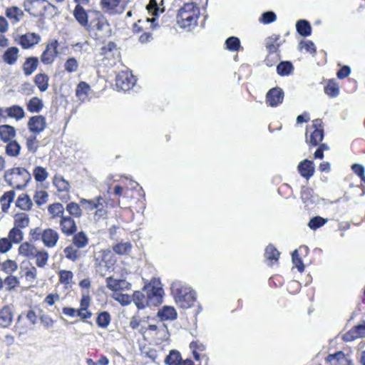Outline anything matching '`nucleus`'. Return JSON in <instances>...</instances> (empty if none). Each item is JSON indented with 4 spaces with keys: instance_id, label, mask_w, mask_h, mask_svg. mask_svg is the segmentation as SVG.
Returning a JSON list of instances; mask_svg holds the SVG:
<instances>
[{
    "instance_id": "obj_14",
    "label": "nucleus",
    "mask_w": 365,
    "mask_h": 365,
    "mask_svg": "<svg viewBox=\"0 0 365 365\" xmlns=\"http://www.w3.org/2000/svg\"><path fill=\"white\" fill-rule=\"evenodd\" d=\"M26 11L35 17L41 16L44 14L46 9L45 0H31L24 2Z\"/></svg>"
},
{
    "instance_id": "obj_52",
    "label": "nucleus",
    "mask_w": 365,
    "mask_h": 365,
    "mask_svg": "<svg viewBox=\"0 0 365 365\" xmlns=\"http://www.w3.org/2000/svg\"><path fill=\"white\" fill-rule=\"evenodd\" d=\"M14 244H19L24 239L22 230L13 227L8 233L7 237Z\"/></svg>"
},
{
    "instance_id": "obj_7",
    "label": "nucleus",
    "mask_w": 365,
    "mask_h": 365,
    "mask_svg": "<svg viewBox=\"0 0 365 365\" xmlns=\"http://www.w3.org/2000/svg\"><path fill=\"white\" fill-rule=\"evenodd\" d=\"M84 29L97 38L102 37L110 31L108 19L101 11L97 10H90L89 19Z\"/></svg>"
},
{
    "instance_id": "obj_5",
    "label": "nucleus",
    "mask_w": 365,
    "mask_h": 365,
    "mask_svg": "<svg viewBox=\"0 0 365 365\" xmlns=\"http://www.w3.org/2000/svg\"><path fill=\"white\" fill-rule=\"evenodd\" d=\"M116 262V257L108 249L94 252L93 266L96 273L101 277H104L107 273L113 272Z\"/></svg>"
},
{
    "instance_id": "obj_23",
    "label": "nucleus",
    "mask_w": 365,
    "mask_h": 365,
    "mask_svg": "<svg viewBox=\"0 0 365 365\" xmlns=\"http://www.w3.org/2000/svg\"><path fill=\"white\" fill-rule=\"evenodd\" d=\"M38 248L34 244L31 242L26 241L19 245L18 252L20 255L26 257L29 259H33V256H34Z\"/></svg>"
},
{
    "instance_id": "obj_17",
    "label": "nucleus",
    "mask_w": 365,
    "mask_h": 365,
    "mask_svg": "<svg viewBox=\"0 0 365 365\" xmlns=\"http://www.w3.org/2000/svg\"><path fill=\"white\" fill-rule=\"evenodd\" d=\"M59 239L60 235L55 229L51 227L43 229L41 242L45 247L48 249L54 248L58 245Z\"/></svg>"
},
{
    "instance_id": "obj_11",
    "label": "nucleus",
    "mask_w": 365,
    "mask_h": 365,
    "mask_svg": "<svg viewBox=\"0 0 365 365\" xmlns=\"http://www.w3.org/2000/svg\"><path fill=\"white\" fill-rule=\"evenodd\" d=\"M135 78L131 72L122 71L118 73L115 79V86L118 91H128L135 83Z\"/></svg>"
},
{
    "instance_id": "obj_4",
    "label": "nucleus",
    "mask_w": 365,
    "mask_h": 365,
    "mask_svg": "<svg viewBox=\"0 0 365 365\" xmlns=\"http://www.w3.org/2000/svg\"><path fill=\"white\" fill-rule=\"evenodd\" d=\"M170 289L175 302L179 307L188 309L194 306L196 296L195 292L190 287L180 282H174L171 284Z\"/></svg>"
},
{
    "instance_id": "obj_33",
    "label": "nucleus",
    "mask_w": 365,
    "mask_h": 365,
    "mask_svg": "<svg viewBox=\"0 0 365 365\" xmlns=\"http://www.w3.org/2000/svg\"><path fill=\"white\" fill-rule=\"evenodd\" d=\"M5 15L12 24H16L24 16V11L20 8L14 6L6 9Z\"/></svg>"
},
{
    "instance_id": "obj_19",
    "label": "nucleus",
    "mask_w": 365,
    "mask_h": 365,
    "mask_svg": "<svg viewBox=\"0 0 365 365\" xmlns=\"http://www.w3.org/2000/svg\"><path fill=\"white\" fill-rule=\"evenodd\" d=\"M46 126V118L43 115H34L29 118L28 128L29 130L35 134L42 132Z\"/></svg>"
},
{
    "instance_id": "obj_30",
    "label": "nucleus",
    "mask_w": 365,
    "mask_h": 365,
    "mask_svg": "<svg viewBox=\"0 0 365 365\" xmlns=\"http://www.w3.org/2000/svg\"><path fill=\"white\" fill-rule=\"evenodd\" d=\"M279 39L280 36L279 34H273L267 38L265 47L267 53H280L281 43L279 42Z\"/></svg>"
},
{
    "instance_id": "obj_20",
    "label": "nucleus",
    "mask_w": 365,
    "mask_h": 365,
    "mask_svg": "<svg viewBox=\"0 0 365 365\" xmlns=\"http://www.w3.org/2000/svg\"><path fill=\"white\" fill-rule=\"evenodd\" d=\"M297 171L304 178L310 179L315 173V166L312 160L305 159L297 165Z\"/></svg>"
},
{
    "instance_id": "obj_63",
    "label": "nucleus",
    "mask_w": 365,
    "mask_h": 365,
    "mask_svg": "<svg viewBox=\"0 0 365 365\" xmlns=\"http://www.w3.org/2000/svg\"><path fill=\"white\" fill-rule=\"evenodd\" d=\"M2 270L6 273L16 271L18 268L17 263L12 259L5 260L1 265Z\"/></svg>"
},
{
    "instance_id": "obj_62",
    "label": "nucleus",
    "mask_w": 365,
    "mask_h": 365,
    "mask_svg": "<svg viewBox=\"0 0 365 365\" xmlns=\"http://www.w3.org/2000/svg\"><path fill=\"white\" fill-rule=\"evenodd\" d=\"M313 189L307 187H302L300 192V197L304 203L312 202Z\"/></svg>"
},
{
    "instance_id": "obj_15",
    "label": "nucleus",
    "mask_w": 365,
    "mask_h": 365,
    "mask_svg": "<svg viewBox=\"0 0 365 365\" xmlns=\"http://www.w3.org/2000/svg\"><path fill=\"white\" fill-rule=\"evenodd\" d=\"M53 184L56 187L58 195L63 193V195H61V200L67 201L70 199V189L71 185L68 180L61 175H55L53 178Z\"/></svg>"
},
{
    "instance_id": "obj_32",
    "label": "nucleus",
    "mask_w": 365,
    "mask_h": 365,
    "mask_svg": "<svg viewBox=\"0 0 365 365\" xmlns=\"http://www.w3.org/2000/svg\"><path fill=\"white\" fill-rule=\"evenodd\" d=\"M118 54L117 45L113 41H108L101 48L100 54L103 56L105 59H109L114 57L115 54Z\"/></svg>"
},
{
    "instance_id": "obj_31",
    "label": "nucleus",
    "mask_w": 365,
    "mask_h": 365,
    "mask_svg": "<svg viewBox=\"0 0 365 365\" xmlns=\"http://www.w3.org/2000/svg\"><path fill=\"white\" fill-rule=\"evenodd\" d=\"M5 154L10 158H17L21 150V145L15 140H10L6 143Z\"/></svg>"
},
{
    "instance_id": "obj_45",
    "label": "nucleus",
    "mask_w": 365,
    "mask_h": 365,
    "mask_svg": "<svg viewBox=\"0 0 365 365\" xmlns=\"http://www.w3.org/2000/svg\"><path fill=\"white\" fill-rule=\"evenodd\" d=\"M111 317L108 312L103 311L98 314L96 317V324L98 327L106 329L110 324Z\"/></svg>"
},
{
    "instance_id": "obj_42",
    "label": "nucleus",
    "mask_w": 365,
    "mask_h": 365,
    "mask_svg": "<svg viewBox=\"0 0 365 365\" xmlns=\"http://www.w3.org/2000/svg\"><path fill=\"white\" fill-rule=\"evenodd\" d=\"M294 66L292 62L285 61H281L277 66V73L280 76H287L292 73Z\"/></svg>"
},
{
    "instance_id": "obj_34",
    "label": "nucleus",
    "mask_w": 365,
    "mask_h": 365,
    "mask_svg": "<svg viewBox=\"0 0 365 365\" xmlns=\"http://www.w3.org/2000/svg\"><path fill=\"white\" fill-rule=\"evenodd\" d=\"M49 77L44 73H37L34 78V83L41 92L46 91L49 86Z\"/></svg>"
},
{
    "instance_id": "obj_48",
    "label": "nucleus",
    "mask_w": 365,
    "mask_h": 365,
    "mask_svg": "<svg viewBox=\"0 0 365 365\" xmlns=\"http://www.w3.org/2000/svg\"><path fill=\"white\" fill-rule=\"evenodd\" d=\"M109 186L111 187L112 190L114 192V195H117V197L120 200L121 197H125L129 189L126 186L125 182L121 183H112L110 184Z\"/></svg>"
},
{
    "instance_id": "obj_59",
    "label": "nucleus",
    "mask_w": 365,
    "mask_h": 365,
    "mask_svg": "<svg viewBox=\"0 0 365 365\" xmlns=\"http://www.w3.org/2000/svg\"><path fill=\"white\" fill-rule=\"evenodd\" d=\"M280 59V53H267V55L264 60V63L267 66L272 67L277 65Z\"/></svg>"
},
{
    "instance_id": "obj_41",
    "label": "nucleus",
    "mask_w": 365,
    "mask_h": 365,
    "mask_svg": "<svg viewBox=\"0 0 365 365\" xmlns=\"http://www.w3.org/2000/svg\"><path fill=\"white\" fill-rule=\"evenodd\" d=\"M324 91L330 98H335L339 94V84L334 79H330L324 86Z\"/></svg>"
},
{
    "instance_id": "obj_24",
    "label": "nucleus",
    "mask_w": 365,
    "mask_h": 365,
    "mask_svg": "<svg viewBox=\"0 0 365 365\" xmlns=\"http://www.w3.org/2000/svg\"><path fill=\"white\" fill-rule=\"evenodd\" d=\"M5 120L8 118H14L19 120L24 118L25 113L22 107L18 105H13L4 108Z\"/></svg>"
},
{
    "instance_id": "obj_37",
    "label": "nucleus",
    "mask_w": 365,
    "mask_h": 365,
    "mask_svg": "<svg viewBox=\"0 0 365 365\" xmlns=\"http://www.w3.org/2000/svg\"><path fill=\"white\" fill-rule=\"evenodd\" d=\"M33 259H36V265L39 268H43L47 264L49 255L44 249H38L33 256Z\"/></svg>"
},
{
    "instance_id": "obj_18",
    "label": "nucleus",
    "mask_w": 365,
    "mask_h": 365,
    "mask_svg": "<svg viewBox=\"0 0 365 365\" xmlns=\"http://www.w3.org/2000/svg\"><path fill=\"white\" fill-rule=\"evenodd\" d=\"M41 41V36L32 32H27L19 36L16 43L24 49H29L38 44Z\"/></svg>"
},
{
    "instance_id": "obj_22",
    "label": "nucleus",
    "mask_w": 365,
    "mask_h": 365,
    "mask_svg": "<svg viewBox=\"0 0 365 365\" xmlns=\"http://www.w3.org/2000/svg\"><path fill=\"white\" fill-rule=\"evenodd\" d=\"M39 61L36 56H29L26 58L22 65V70L26 76H31L38 68Z\"/></svg>"
},
{
    "instance_id": "obj_40",
    "label": "nucleus",
    "mask_w": 365,
    "mask_h": 365,
    "mask_svg": "<svg viewBox=\"0 0 365 365\" xmlns=\"http://www.w3.org/2000/svg\"><path fill=\"white\" fill-rule=\"evenodd\" d=\"M16 193L14 190H9L5 192L0 197V203L1 206V210L4 212H6L10 207L11 203L14 201Z\"/></svg>"
},
{
    "instance_id": "obj_16",
    "label": "nucleus",
    "mask_w": 365,
    "mask_h": 365,
    "mask_svg": "<svg viewBox=\"0 0 365 365\" xmlns=\"http://www.w3.org/2000/svg\"><path fill=\"white\" fill-rule=\"evenodd\" d=\"M284 93L283 90L277 86L268 91L266 94L265 101L269 107H277L282 103L284 101Z\"/></svg>"
},
{
    "instance_id": "obj_26",
    "label": "nucleus",
    "mask_w": 365,
    "mask_h": 365,
    "mask_svg": "<svg viewBox=\"0 0 365 365\" xmlns=\"http://www.w3.org/2000/svg\"><path fill=\"white\" fill-rule=\"evenodd\" d=\"M16 132L14 126L8 124L0 125V140L6 143L14 140L16 137Z\"/></svg>"
},
{
    "instance_id": "obj_55",
    "label": "nucleus",
    "mask_w": 365,
    "mask_h": 365,
    "mask_svg": "<svg viewBox=\"0 0 365 365\" xmlns=\"http://www.w3.org/2000/svg\"><path fill=\"white\" fill-rule=\"evenodd\" d=\"M226 49L230 51H238L241 47L240 39L236 36L227 38L225 43Z\"/></svg>"
},
{
    "instance_id": "obj_46",
    "label": "nucleus",
    "mask_w": 365,
    "mask_h": 365,
    "mask_svg": "<svg viewBox=\"0 0 365 365\" xmlns=\"http://www.w3.org/2000/svg\"><path fill=\"white\" fill-rule=\"evenodd\" d=\"M65 209L69 214L68 216H71L73 218H80L82 216V209L81 208L80 205L75 202L68 203Z\"/></svg>"
},
{
    "instance_id": "obj_39",
    "label": "nucleus",
    "mask_w": 365,
    "mask_h": 365,
    "mask_svg": "<svg viewBox=\"0 0 365 365\" xmlns=\"http://www.w3.org/2000/svg\"><path fill=\"white\" fill-rule=\"evenodd\" d=\"M58 282L65 289L71 287L73 278V273L70 270L61 269L58 273Z\"/></svg>"
},
{
    "instance_id": "obj_13",
    "label": "nucleus",
    "mask_w": 365,
    "mask_h": 365,
    "mask_svg": "<svg viewBox=\"0 0 365 365\" xmlns=\"http://www.w3.org/2000/svg\"><path fill=\"white\" fill-rule=\"evenodd\" d=\"M106 287L113 292H123L131 289L132 284L125 279H115L113 277L106 278Z\"/></svg>"
},
{
    "instance_id": "obj_9",
    "label": "nucleus",
    "mask_w": 365,
    "mask_h": 365,
    "mask_svg": "<svg viewBox=\"0 0 365 365\" xmlns=\"http://www.w3.org/2000/svg\"><path fill=\"white\" fill-rule=\"evenodd\" d=\"M324 136V130L322 120L319 118L314 120L310 128L309 135L308 130L306 132V143L309 147H317L322 143Z\"/></svg>"
},
{
    "instance_id": "obj_12",
    "label": "nucleus",
    "mask_w": 365,
    "mask_h": 365,
    "mask_svg": "<svg viewBox=\"0 0 365 365\" xmlns=\"http://www.w3.org/2000/svg\"><path fill=\"white\" fill-rule=\"evenodd\" d=\"M58 41L56 39L51 40L46 46L41 55V61L44 65H51L58 56Z\"/></svg>"
},
{
    "instance_id": "obj_35",
    "label": "nucleus",
    "mask_w": 365,
    "mask_h": 365,
    "mask_svg": "<svg viewBox=\"0 0 365 365\" xmlns=\"http://www.w3.org/2000/svg\"><path fill=\"white\" fill-rule=\"evenodd\" d=\"M16 206L21 210L29 211L32 208L33 202L29 195L22 193L17 197Z\"/></svg>"
},
{
    "instance_id": "obj_1",
    "label": "nucleus",
    "mask_w": 365,
    "mask_h": 365,
    "mask_svg": "<svg viewBox=\"0 0 365 365\" xmlns=\"http://www.w3.org/2000/svg\"><path fill=\"white\" fill-rule=\"evenodd\" d=\"M58 224L63 235L66 237H72L71 243L63 250V257L70 262H76L85 255V249L90 242L89 237L84 231H77V224L71 216L62 217Z\"/></svg>"
},
{
    "instance_id": "obj_54",
    "label": "nucleus",
    "mask_w": 365,
    "mask_h": 365,
    "mask_svg": "<svg viewBox=\"0 0 365 365\" xmlns=\"http://www.w3.org/2000/svg\"><path fill=\"white\" fill-rule=\"evenodd\" d=\"M33 175L36 182H42L46 180L48 173L45 168L38 165L34 168Z\"/></svg>"
},
{
    "instance_id": "obj_10",
    "label": "nucleus",
    "mask_w": 365,
    "mask_h": 365,
    "mask_svg": "<svg viewBox=\"0 0 365 365\" xmlns=\"http://www.w3.org/2000/svg\"><path fill=\"white\" fill-rule=\"evenodd\" d=\"M130 0H101L100 7L106 14L119 15L124 12Z\"/></svg>"
},
{
    "instance_id": "obj_6",
    "label": "nucleus",
    "mask_w": 365,
    "mask_h": 365,
    "mask_svg": "<svg viewBox=\"0 0 365 365\" xmlns=\"http://www.w3.org/2000/svg\"><path fill=\"white\" fill-rule=\"evenodd\" d=\"M31 174L23 167H14L5 170L4 180L11 187L16 190L24 189L31 180Z\"/></svg>"
},
{
    "instance_id": "obj_61",
    "label": "nucleus",
    "mask_w": 365,
    "mask_h": 365,
    "mask_svg": "<svg viewBox=\"0 0 365 365\" xmlns=\"http://www.w3.org/2000/svg\"><path fill=\"white\" fill-rule=\"evenodd\" d=\"M48 197V195L46 191L38 190L34 195V200L37 205L41 206L47 202Z\"/></svg>"
},
{
    "instance_id": "obj_47",
    "label": "nucleus",
    "mask_w": 365,
    "mask_h": 365,
    "mask_svg": "<svg viewBox=\"0 0 365 365\" xmlns=\"http://www.w3.org/2000/svg\"><path fill=\"white\" fill-rule=\"evenodd\" d=\"M113 251L118 255H125L129 254L132 249V245L130 242H118L112 247Z\"/></svg>"
},
{
    "instance_id": "obj_51",
    "label": "nucleus",
    "mask_w": 365,
    "mask_h": 365,
    "mask_svg": "<svg viewBox=\"0 0 365 365\" xmlns=\"http://www.w3.org/2000/svg\"><path fill=\"white\" fill-rule=\"evenodd\" d=\"M99 200H101V196H97L91 200L81 199L80 203L87 211H93L98 207Z\"/></svg>"
},
{
    "instance_id": "obj_44",
    "label": "nucleus",
    "mask_w": 365,
    "mask_h": 365,
    "mask_svg": "<svg viewBox=\"0 0 365 365\" xmlns=\"http://www.w3.org/2000/svg\"><path fill=\"white\" fill-rule=\"evenodd\" d=\"M105 197L106 205H108L110 207H117L120 206V200L117 197V195H114V192L112 190L109 185L108 187Z\"/></svg>"
},
{
    "instance_id": "obj_8",
    "label": "nucleus",
    "mask_w": 365,
    "mask_h": 365,
    "mask_svg": "<svg viewBox=\"0 0 365 365\" xmlns=\"http://www.w3.org/2000/svg\"><path fill=\"white\" fill-rule=\"evenodd\" d=\"M200 9L193 2L185 3L178 11L177 22L183 29L195 27L200 17Z\"/></svg>"
},
{
    "instance_id": "obj_56",
    "label": "nucleus",
    "mask_w": 365,
    "mask_h": 365,
    "mask_svg": "<svg viewBox=\"0 0 365 365\" xmlns=\"http://www.w3.org/2000/svg\"><path fill=\"white\" fill-rule=\"evenodd\" d=\"M112 297L122 306H127L133 301V298L130 295L128 294H123L122 292L113 294Z\"/></svg>"
},
{
    "instance_id": "obj_64",
    "label": "nucleus",
    "mask_w": 365,
    "mask_h": 365,
    "mask_svg": "<svg viewBox=\"0 0 365 365\" xmlns=\"http://www.w3.org/2000/svg\"><path fill=\"white\" fill-rule=\"evenodd\" d=\"M352 171L361 179V181L365 185V169L364 167L358 163L351 165Z\"/></svg>"
},
{
    "instance_id": "obj_38",
    "label": "nucleus",
    "mask_w": 365,
    "mask_h": 365,
    "mask_svg": "<svg viewBox=\"0 0 365 365\" xmlns=\"http://www.w3.org/2000/svg\"><path fill=\"white\" fill-rule=\"evenodd\" d=\"M279 255L280 252L272 244H269L266 247L264 250V257L270 264L277 262Z\"/></svg>"
},
{
    "instance_id": "obj_49",
    "label": "nucleus",
    "mask_w": 365,
    "mask_h": 365,
    "mask_svg": "<svg viewBox=\"0 0 365 365\" xmlns=\"http://www.w3.org/2000/svg\"><path fill=\"white\" fill-rule=\"evenodd\" d=\"M42 100L38 97L31 98L27 103V110L31 113H38L43 108Z\"/></svg>"
},
{
    "instance_id": "obj_3",
    "label": "nucleus",
    "mask_w": 365,
    "mask_h": 365,
    "mask_svg": "<svg viewBox=\"0 0 365 365\" xmlns=\"http://www.w3.org/2000/svg\"><path fill=\"white\" fill-rule=\"evenodd\" d=\"M163 289L150 284L145 285L143 291H135L132 298L138 309L146 307L158 306L162 302Z\"/></svg>"
},
{
    "instance_id": "obj_58",
    "label": "nucleus",
    "mask_w": 365,
    "mask_h": 365,
    "mask_svg": "<svg viewBox=\"0 0 365 365\" xmlns=\"http://www.w3.org/2000/svg\"><path fill=\"white\" fill-rule=\"evenodd\" d=\"M327 222V219H325L321 216H316L310 219L308 226L312 230H316L317 229L324 225Z\"/></svg>"
},
{
    "instance_id": "obj_43",
    "label": "nucleus",
    "mask_w": 365,
    "mask_h": 365,
    "mask_svg": "<svg viewBox=\"0 0 365 365\" xmlns=\"http://www.w3.org/2000/svg\"><path fill=\"white\" fill-rule=\"evenodd\" d=\"M296 29L299 34L302 36H309L312 34L311 25L307 20H299L296 24Z\"/></svg>"
},
{
    "instance_id": "obj_21",
    "label": "nucleus",
    "mask_w": 365,
    "mask_h": 365,
    "mask_svg": "<svg viewBox=\"0 0 365 365\" xmlns=\"http://www.w3.org/2000/svg\"><path fill=\"white\" fill-rule=\"evenodd\" d=\"M73 16L76 21L83 28L87 25L90 16V10L88 11L81 5H76Z\"/></svg>"
},
{
    "instance_id": "obj_28",
    "label": "nucleus",
    "mask_w": 365,
    "mask_h": 365,
    "mask_svg": "<svg viewBox=\"0 0 365 365\" xmlns=\"http://www.w3.org/2000/svg\"><path fill=\"white\" fill-rule=\"evenodd\" d=\"M19 56V50L16 46L9 47L2 56L3 61L9 64L14 65L17 61Z\"/></svg>"
},
{
    "instance_id": "obj_53",
    "label": "nucleus",
    "mask_w": 365,
    "mask_h": 365,
    "mask_svg": "<svg viewBox=\"0 0 365 365\" xmlns=\"http://www.w3.org/2000/svg\"><path fill=\"white\" fill-rule=\"evenodd\" d=\"M182 358L180 353L177 350H171L165 359L167 365H179Z\"/></svg>"
},
{
    "instance_id": "obj_60",
    "label": "nucleus",
    "mask_w": 365,
    "mask_h": 365,
    "mask_svg": "<svg viewBox=\"0 0 365 365\" xmlns=\"http://www.w3.org/2000/svg\"><path fill=\"white\" fill-rule=\"evenodd\" d=\"M79 64L74 57L68 58L64 63L65 71L68 73L76 72L78 69Z\"/></svg>"
},
{
    "instance_id": "obj_2",
    "label": "nucleus",
    "mask_w": 365,
    "mask_h": 365,
    "mask_svg": "<svg viewBox=\"0 0 365 365\" xmlns=\"http://www.w3.org/2000/svg\"><path fill=\"white\" fill-rule=\"evenodd\" d=\"M146 9L153 17L139 19L133 24L132 27L134 34H140L138 41L142 44L148 43L153 40V31L159 28L157 19L159 14L164 11L163 9L159 8L155 0H150L146 6Z\"/></svg>"
},
{
    "instance_id": "obj_57",
    "label": "nucleus",
    "mask_w": 365,
    "mask_h": 365,
    "mask_svg": "<svg viewBox=\"0 0 365 365\" xmlns=\"http://www.w3.org/2000/svg\"><path fill=\"white\" fill-rule=\"evenodd\" d=\"M105 199L101 196V200H99L98 206L96 208L94 213L95 217L99 218H105L107 216L108 211L106 207L108 205H106Z\"/></svg>"
},
{
    "instance_id": "obj_50",
    "label": "nucleus",
    "mask_w": 365,
    "mask_h": 365,
    "mask_svg": "<svg viewBox=\"0 0 365 365\" xmlns=\"http://www.w3.org/2000/svg\"><path fill=\"white\" fill-rule=\"evenodd\" d=\"M91 90L89 84L85 81H81L76 86V96L79 99H84L88 96V92Z\"/></svg>"
},
{
    "instance_id": "obj_29",
    "label": "nucleus",
    "mask_w": 365,
    "mask_h": 365,
    "mask_svg": "<svg viewBox=\"0 0 365 365\" xmlns=\"http://www.w3.org/2000/svg\"><path fill=\"white\" fill-rule=\"evenodd\" d=\"M30 217L26 212H18L14 216V227L23 230L29 226Z\"/></svg>"
},
{
    "instance_id": "obj_25",
    "label": "nucleus",
    "mask_w": 365,
    "mask_h": 365,
    "mask_svg": "<svg viewBox=\"0 0 365 365\" xmlns=\"http://www.w3.org/2000/svg\"><path fill=\"white\" fill-rule=\"evenodd\" d=\"M13 320V312L9 305H5L0 309V326L6 328Z\"/></svg>"
},
{
    "instance_id": "obj_36",
    "label": "nucleus",
    "mask_w": 365,
    "mask_h": 365,
    "mask_svg": "<svg viewBox=\"0 0 365 365\" xmlns=\"http://www.w3.org/2000/svg\"><path fill=\"white\" fill-rule=\"evenodd\" d=\"M65 208L60 202H54L48 206V212L53 220L60 218L64 215Z\"/></svg>"
},
{
    "instance_id": "obj_27",
    "label": "nucleus",
    "mask_w": 365,
    "mask_h": 365,
    "mask_svg": "<svg viewBox=\"0 0 365 365\" xmlns=\"http://www.w3.org/2000/svg\"><path fill=\"white\" fill-rule=\"evenodd\" d=\"M157 315L162 321H172L177 319L178 313L173 307L164 306L159 309Z\"/></svg>"
}]
</instances>
